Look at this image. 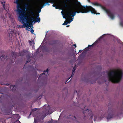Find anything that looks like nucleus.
Returning a JSON list of instances; mask_svg holds the SVG:
<instances>
[{
    "mask_svg": "<svg viewBox=\"0 0 123 123\" xmlns=\"http://www.w3.org/2000/svg\"><path fill=\"white\" fill-rule=\"evenodd\" d=\"M17 11L18 14V21L23 25H19L20 28H31V0H16Z\"/></svg>",
    "mask_w": 123,
    "mask_h": 123,
    "instance_id": "f257e3e1",
    "label": "nucleus"
},
{
    "mask_svg": "<svg viewBox=\"0 0 123 123\" xmlns=\"http://www.w3.org/2000/svg\"><path fill=\"white\" fill-rule=\"evenodd\" d=\"M123 72L121 70L118 71H112L109 72L108 73L109 80L108 81H111L114 83L119 82L122 78Z\"/></svg>",
    "mask_w": 123,
    "mask_h": 123,
    "instance_id": "f03ea898",
    "label": "nucleus"
},
{
    "mask_svg": "<svg viewBox=\"0 0 123 123\" xmlns=\"http://www.w3.org/2000/svg\"><path fill=\"white\" fill-rule=\"evenodd\" d=\"M32 6V0H31V25H33L35 23H39L40 19L39 17V13L36 12V9H34V12H33Z\"/></svg>",
    "mask_w": 123,
    "mask_h": 123,
    "instance_id": "7ed1b4c3",
    "label": "nucleus"
},
{
    "mask_svg": "<svg viewBox=\"0 0 123 123\" xmlns=\"http://www.w3.org/2000/svg\"><path fill=\"white\" fill-rule=\"evenodd\" d=\"M81 7V9L82 10H84V11L77 12V13H87L89 12H91V13L95 14H96L97 15L98 14H100L99 13H97L95 9L91 6H82Z\"/></svg>",
    "mask_w": 123,
    "mask_h": 123,
    "instance_id": "20e7f679",
    "label": "nucleus"
},
{
    "mask_svg": "<svg viewBox=\"0 0 123 123\" xmlns=\"http://www.w3.org/2000/svg\"><path fill=\"white\" fill-rule=\"evenodd\" d=\"M82 6H84L80 5V6H78L76 7L75 9L76 11V12H75L72 13V14L71 13L72 12V11H71L70 12H67L66 14V15L65 16V17H64L63 16V18H67L68 17V16L71 17L72 16V17H74V16L75 15L76 12L78 13H77V12H79L80 11H84V10H82V9H81V7Z\"/></svg>",
    "mask_w": 123,
    "mask_h": 123,
    "instance_id": "39448f33",
    "label": "nucleus"
},
{
    "mask_svg": "<svg viewBox=\"0 0 123 123\" xmlns=\"http://www.w3.org/2000/svg\"><path fill=\"white\" fill-rule=\"evenodd\" d=\"M108 112V114L107 117V120H109L113 117V112L112 110L109 108Z\"/></svg>",
    "mask_w": 123,
    "mask_h": 123,
    "instance_id": "423d86ee",
    "label": "nucleus"
},
{
    "mask_svg": "<svg viewBox=\"0 0 123 123\" xmlns=\"http://www.w3.org/2000/svg\"><path fill=\"white\" fill-rule=\"evenodd\" d=\"M29 52L26 50H23L21 52H20L19 53V55L23 56L25 55L28 54Z\"/></svg>",
    "mask_w": 123,
    "mask_h": 123,
    "instance_id": "0eeeda50",
    "label": "nucleus"
},
{
    "mask_svg": "<svg viewBox=\"0 0 123 123\" xmlns=\"http://www.w3.org/2000/svg\"><path fill=\"white\" fill-rule=\"evenodd\" d=\"M106 12L108 13L109 16L111 19H113L114 18V15L110 11L108 10H106Z\"/></svg>",
    "mask_w": 123,
    "mask_h": 123,
    "instance_id": "6e6552de",
    "label": "nucleus"
},
{
    "mask_svg": "<svg viewBox=\"0 0 123 123\" xmlns=\"http://www.w3.org/2000/svg\"><path fill=\"white\" fill-rule=\"evenodd\" d=\"M48 71L49 70L47 68L46 71H45L43 73L41 74L39 76L38 79H39V78H41V77L43 75H45L47 76Z\"/></svg>",
    "mask_w": 123,
    "mask_h": 123,
    "instance_id": "1a4fd4ad",
    "label": "nucleus"
},
{
    "mask_svg": "<svg viewBox=\"0 0 123 123\" xmlns=\"http://www.w3.org/2000/svg\"><path fill=\"white\" fill-rule=\"evenodd\" d=\"M92 4L93 5H94L99 6L100 7H101L104 10H105V7H104L101 4H99L98 3L92 2Z\"/></svg>",
    "mask_w": 123,
    "mask_h": 123,
    "instance_id": "9d476101",
    "label": "nucleus"
},
{
    "mask_svg": "<svg viewBox=\"0 0 123 123\" xmlns=\"http://www.w3.org/2000/svg\"><path fill=\"white\" fill-rule=\"evenodd\" d=\"M9 36H12L13 33H14V31L11 29L8 30H7Z\"/></svg>",
    "mask_w": 123,
    "mask_h": 123,
    "instance_id": "9b49d317",
    "label": "nucleus"
},
{
    "mask_svg": "<svg viewBox=\"0 0 123 123\" xmlns=\"http://www.w3.org/2000/svg\"><path fill=\"white\" fill-rule=\"evenodd\" d=\"M17 55V53L14 52H12V59H15Z\"/></svg>",
    "mask_w": 123,
    "mask_h": 123,
    "instance_id": "f8f14e48",
    "label": "nucleus"
},
{
    "mask_svg": "<svg viewBox=\"0 0 123 123\" xmlns=\"http://www.w3.org/2000/svg\"><path fill=\"white\" fill-rule=\"evenodd\" d=\"M57 42V41L56 40H52L50 41L49 42V44L51 45H53L55 44Z\"/></svg>",
    "mask_w": 123,
    "mask_h": 123,
    "instance_id": "ddd939ff",
    "label": "nucleus"
},
{
    "mask_svg": "<svg viewBox=\"0 0 123 123\" xmlns=\"http://www.w3.org/2000/svg\"><path fill=\"white\" fill-rule=\"evenodd\" d=\"M1 4H2L3 6L4 9L5 10H7V9L6 7V6L5 5V2L4 1H1Z\"/></svg>",
    "mask_w": 123,
    "mask_h": 123,
    "instance_id": "4468645a",
    "label": "nucleus"
},
{
    "mask_svg": "<svg viewBox=\"0 0 123 123\" xmlns=\"http://www.w3.org/2000/svg\"><path fill=\"white\" fill-rule=\"evenodd\" d=\"M96 42H97V41H96L95 43H94L92 45H88V47H87V48H86L85 49L87 51H88L89 49V47L93 46L95 44V43Z\"/></svg>",
    "mask_w": 123,
    "mask_h": 123,
    "instance_id": "2eb2a0df",
    "label": "nucleus"
},
{
    "mask_svg": "<svg viewBox=\"0 0 123 123\" xmlns=\"http://www.w3.org/2000/svg\"><path fill=\"white\" fill-rule=\"evenodd\" d=\"M43 7V6H42L41 7V8L40 9H37V11H38V12L37 11H36V9L35 8H34V9H33V11H34V12H34V9H36V12H37V13H40V12H41V8H42Z\"/></svg>",
    "mask_w": 123,
    "mask_h": 123,
    "instance_id": "dca6fc26",
    "label": "nucleus"
},
{
    "mask_svg": "<svg viewBox=\"0 0 123 123\" xmlns=\"http://www.w3.org/2000/svg\"><path fill=\"white\" fill-rule=\"evenodd\" d=\"M38 2L39 4L40 5L43 4L44 2V1L43 0H38Z\"/></svg>",
    "mask_w": 123,
    "mask_h": 123,
    "instance_id": "f3484780",
    "label": "nucleus"
},
{
    "mask_svg": "<svg viewBox=\"0 0 123 123\" xmlns=\"http://www.w3.org/2000/svg\"><path fill=\"white\" fill-rule=\"evenodd\" d=\"M34 40H32V42L31 41V45H33L32 46V48L33 49H34V48L35 46L34 45V44H35V43H34Z\"/></svg>",
    "mask_w": 123,
    "mask_h": 123,
    "instance_id": "a211bd4d",
    "label": "nucleus"
},
{
    "mask_svg": "<svg viewBox=\"0 0 123 123\" xmlns=\"http://www.w3.org/2000/svg\"><path fill=\"white\" fill-rule=\"evenodd\" d=\"M73 17H71H71H69V16H68V18H70L71 19V20H68V21H69V22L70 23V22H71L73 20V19L74 18V17H73Z\"/></svg>",
    "mask_w": 123,
    "mask_h": 123,
    "instance_id": "6ab92c4d",
    "label": "nucleus"
},
{
    "mask_svg": "<svg viewBox=\"0 0 123 123\" xmlns=\"http://www.w3.org/2000/svg\"><path fill=\"white\" fill-rule=\"evenodd\" d=\"M33 27L31 25V33L34 34L35 36L36 35L35 34H34L33 32H34V30L33 29Z\"/></svg>",
    "mask_w": 123,
    "mask_h": 123,
    "instance_id": "aec40b11",
    "label": "nucleus"
},
{
    "mask_svg": "<svg viewBox=\"0 0 123 123\" xmlns=\"http://www.w3.org/2000/svg\"><path fill=\"white\" fill-rule=\"evenodd\" d=\"M70 23L69 21H68L66 22V21H65L64 22V23L62 25H67L68 23Z\"/></svg>",
    "mask_w": 123,
    "mask_h": 123,
    "instance_id": "412c9836",
    "label": "nucleus"
},
{
    "mask_svg": "<svg viewBox=\"0 0 123 123\" xmlns=\"http://www.w3.org/2000/svg\"><path fill=\"white\" fill-rule=\"evenodd\" d=\"M64 6L65 7H67L68 6V5L67 4L66 2L64 1Z\"/></svg>",
    "mask_w": 123,
    "mask_h": 123,
    "instance_id": "4be33fe9",
    "label": "nucleus"
},
{
    "mask_svg": "<svg viewBox=\"0 0 123 123\" xmlns=\"http://www.w3.org/2000/svg\"><path fill=\"white\" fill-rule=\"evenodd\" d=\"M12 87L13 88H14V87H15V85H13L12 86V85H11L10 86V87H9V88H10V89H11V87H12Z\"/></svg>",
    "mask_w": 123,
    "mask_h": 123,
    "instance_id": "5701e85b",
    "label": "nucleus"
},
{
    "mask_svg": "<svg viewBox=\"0 0 123 123\" xmlns=\"http://www.w3.org/2000/svg\"><path fill=\"white\" fill-rule=\"evenodd\" d=\"M75 69H76L75 68H73V69L72 70L73 73L74 72Z\"/></svg>",
    "mask_w": 123,
    "mask_h": 123,
    "instance_id": "b1692460",
    "label": "nucleus"
},
{
    "mask_svg": "<svg viewBox=\"0 0 123 123\" xmlns=\"http://www.w3.org/2000/svg\"><path fill=\"white\" fill-rule=\"evenodd\" d=\"M91 113L90 114V116H91V118H92V117H93V115H92V111H91Z\"/></svg>",
    "mask_w": 123,
    "mask_h": 123,
    "instance_id": "393cba45",
    "label": "nucleus"
},
{
    "mask_svg": "<svg viewBox=\"0 0 123 123\" xmlns=\"http://www.w3.org/2000/svg\"><path fill=\"white\" fill-rule=\"evenodd\" d=\"M34 122L35 123H37V120L36 119L34 118Z\"/></svg>",
    "mask_w": 123,
    "mask_h": 123,
    "instance_id": "a878e982",
    "label": "nucleus"
},
{
    "mask_svg": "<svg viewBox=\"0 0 123 123\" xmlns=\"http://www.w3.org/2000/svg\"><path fill=\"white\" fill-rule=\"evenodd\" d=\"M52 122L51 121H49L47 123H52Z\"/></svg>",
    "mask_w": 123,
    "mask_h": 123,
    "instance_id": "bb28decb",
    "label": "nucleus"
},
{
    "mask_svg": "<svg viewBox=\"0 0 123 123\" xmlns=\"http://www.w3.org/2000/svg\"><path fill=\"white\" fill-rule=\"evenodd\" d=\"M120 24L121 25H122V26H123V23L121 22L120 23Z\"/></svg>",
    "mask_w": 123,
    "mask_h": 123,
    "instance_id": "cd10ccee",
    "label": "nucleus"
},
{
    "mask_svg": "<svg viewBox=\"0 0 123 123\" xmlns=\"http://www.w3.org/2000/svg\"><path fill=\"white\" fill-rule=\"evenodd\" d=\"M54 7H55L56 6L55 5V4H53L52 5Z\"/></svg>",
    "mask_w": 123,
    "mask_h": 123,
    "instance_id": "c85d7f7f",
    "label": "nucleus"
},
{
    "mask_svg": "<svg viewBox=\"0 0 123 123\" xmlns=\"http://www.w3.org/2000/svg\"><path fill=\"white\" fill-rule=\"evenodd\" d=\"M36 109H31V111H36Z\"/></svg>",
    "mask_w": 123,
    "mask_h": 123,
    "instance_id": "c756f323",
    "label": "nucleus"
},
{
    "mask_svg": "<svg viewBox=\"0 0 123 123\" xmlns=\"http://www.w3.org/2000/svg\"><path fill=\"white\" fill-rule=\"evenodd\" d=\"M55 7V8L56 9H58L59 8V7L58 6H56Z\"/></svg>",
    "mask_w": 123,
    "mask_h": 123,
    "instance_id": "7c9ffc66",
    "label": "nucleus"
},
{
    "mask_svg": "<svg viewBox=\"0 0 123 123\" xmlns=\"http://www.w3.org/2000/svg\"><path fill=\"white\" fill-rule=\"evenodd\" d=\"M31 60H29L28 61H26V62L25 63H27L28 62H30V61Z\"/></svg>",
    "mask_w": 123,
    "mask_h": 123,
    "instance_id": "2f4dec72",
    "label": "nucleus"
},
{
    "mask_svg": "<svg viewBox=\"0 0 123 123\" xmlns=\"http://www.w3.org/2000/svg\"><path fill=\"white\" fill-rule=\"evenodd\" d=\"M48 0V2L50 3V1L53 0Z\"/></svg>",
    "mask_w": 123,
    "mask_h": 123,
    "instance_id": "473e14b6",
    "label": "nucleus"
},
{
    "mask_svg": "<svg viewBox=\"0 0 123 123\" xmlns=\"http://www.w3.org/2000/svg\"><path fill=\"white\" fill-rule=\"evenodd\" d=\"M26 57H29V59H30V56L29 55H27L26 56Z\"/></svg>",
    "mask_w": 123,
    "mask_h": 123,
    "instance_id": "72a5a7b5",
    "label": "nucleus"
},
{
    "mask_svg": "<svg viewBox=\"0 0 123 123\" xmlns=\"http://www.w3.org/2000/svg\"><path fill=\"white\" fill-rule=\"evenodd\" d=\"M29 44H30V45H31V41H30V40H29Z\"/></svg>",
    "mask_w": 123,
    "mask_h": 123,
    "instance_id": "f704fd0d",
    "label": "nucleus"
},
{
    "mask_svg": "<svg viewBox=\"0 0 123 123\" xmlns=\"http://www.w3.org/2000/svg\"><path fill=\"white\" fill-rule=\"evenodd\" d=\"M73 45L74 46L75 48H76V44H74Z\"/></svg>",
    "mask_w": 123,
    "mask_h": 123,
    "instance_id": "c9c22d12",
    "label": "nucleus"
},
{
    "mask_svg": "<svg viewBox=\"0 0 123 123\" xmlns=\"http://www.w3.org/2000/svg\"><path fill=\"white\" fill-rule=\"evenodd\" d=\"M67 2H70V0H65Z\"/></svg>",
    "mask_w": 123,
    "mask_h": 123,
    "instance_id": "e433bc0d",
    "label": "nucleus"
},
{
    "mask_svg": "<svg viewBox=\"0 0 123 123\" xmlns=\"http://www.w3.org/2000/svg\"><path fill=\"white\" fill-rule=\"evenodd\" d=\"M82 50H79L78 53H79V52H82Z\"/></svg>",
    "mask_w": 123,
    "mask_h": 123,
    "instance_id": "4c0bfd02",
    "label": "nucleus"
},
{
    "mask_svg": "<svg viewBox=\"0 0 123 123\" xmlns=\"http://www.w3.org/2000/svg\"><path fill=\"white\" fill-rule=\"evenodd\" d=\"M42 97V96H39V97H38V98H40V99Z\"/></svg>",
    "mask_w": 123,
    "mask_h": 123,
    "instance_id": "58836bf2",
    "label": "nucleus"
},
{
    "mask_svg": "<svg viewBox=\"0 0 123 123\" xmlns=\"http://www.w3.org/2000/svg\"><path fill=\"white\" fill-rule=\"evenodd\" d=\"M36 53H38V49H37V51H36Z\"/></svg>",
    "mask_w": 123,
    "mask_h": 123,
    "instance_id": "ea45409f",
    "label": "nucleus"
},
{
    "mask_svg": "<svg viewBox=\"0 0 123 123\" xmlns=\"http://www.w3.org/2000/svg\"><path fill=\"white\" fill-rule=\"evenodd\" d=\"M2 58H1V60H2V59H3V57L4 56H3L2 55Z\"/></svg>",
    "mask_w": 123,
    "mask_h": 123,
    "instance_id": "a19ab883",
    "label": "nucleus"
},
{
    "mask_svg": "<svg viewBox=\"0 0 123 123\" xmlns=\"http://www.w3.org/2000/svg\"><path fill=\"white\" fill-rule=\"evenodd\" d=\"M29 113V116H30L31 115V112H30Z\"/></svg>",
    "mask_w": 123,
    "mask_h": 123,
    "instance_id": "79ce46f5",
    "label": "nucleus"
},
{
    "mask_svg": "<svg viewBox=\"0 0 123 123\" xmlns=\"http://www.w3.org/2000/svg\"><path fill=\"white\" fill-rule=\"evenodd\" d=\"M69 25H67L66 26V27H69Z\"/></svg>",
    "mask_w": 123,
    "mask_h": 123,
    "instance_id": "37998d69",
    "label": "nucleus"
},
{
    "mask_svg": "<svg viewBox=\"0 0 123 123\" xmlns=\"http://www.w3.org/2000/svg\"><path fill=\"white\" fill-rule=\"evenodd\" d=\"M88 1L89 2L90 1V0H88Z\"/></svg>",
    "mask_w": 123,
    "mask_h": 123,
    "instance_id": "c03bdc74",
    "label": "nucleus"
},
{
    "mask_svg": "<svg viewBox=\"0 0 123 123\" xmlns=\"http://www.w3.org/2000/svg\"><path fill=\"white\" fill-rule=\"evenodd\" d=\"M2 57V56L0 57V58H1V57Z\"/></svg>",
    "mask_w": 123,
    "mask_h": 123,
    "instance_id": "a18cd8bd",
    "label": "nucleus"
},
{
    "mask_svg": "<svg viewBox=\"0 0 123 123\" xmlns=\"http://www.w3.org/2000/svg\"><path fill=\"white\" fill-rule=\"evenodd\" d=\"M100 38H102V37H100Z\"/></svg>",
    "mask_w": 123,
    "mask_h": 123,
    "instance_id": "49530a36",
    "label": "nucleus"
},
{
    "mask_svg": "<svg viewBox=\"0 0 123 123\" xmlns=\"http://www.w3.org/2000/svg\"><path fill=\"white\" fill-rule=\"evenodd\" d=\"M67 81L66 82V83H65V84H66V83H67Z\"/></svg>",
    "mask_w": 123,
    "mask_h": 123,
    "instance_id": "de8ad7c7",
    "label": "nucleus"
},
{
    "mask_svg": "<svg viewBox=\"0 0 123 123\" xmlns=\"http://www.w3.org/2000/svg\"><path fill=\"white\" fill-rule=\"evenodd\" d=\"M74 117L75 118H76V117H75L74 116Z\"/></svg>",
    "mask_w": 123,
    "mask_h": 123,
    "instance_id": "09e8293b",
    "label": "nucleus"
},
{
    "mask_svg": "<svg viewBox=\"0 0 123 123\" xmlns=\"http://www.w3.org/2000/svg\"><path fill=\"white\" fill-rule=\"evenodd\" d=\"M105 83H106V81H105V84H106Z\"/></svg>",
    "mask_w": 123,
    "mask_h": 123,
    "instance_id": "8fccbe9b",
    "label": "nucleus"
},
{
    "mask_svg": "<svg viewBox=\"0 0 123 123\" xmlns=\"http://www.w3.org/2000/svg\"><path fill=\"white\" fill-rule=\"evenodd\" d=\"M0 94H2V93L0 92Z\"/></svg>",
    "mask_w": 123,
    "mask_h": 123,
    "instance_id": "3c124183",
    "label": "nucleus"
},
{
    "mask_svg": "<svg viewBox=\"0 0 123 123\" xmlns=\"http://www.w3.org/2000/svg\"><path fill=\"white\" fill-rule=\"evenodd\" d=\"M87 110H88V109H87L86 110V111H87Z\"/></svg>",
    "mask_w": 123,
    "mask_h": 123,
    "instance_id": "603ef678",
    "label": "nucleus"
},
{
    "mask_svg": "<svg viewBox=\"0 0 123 123\" xmlns=\"http://www.w3.org/2000/svg\"><path fill=\"white\" fill-rule=\"evenodd\" d=\"M45 107L44 106V107H43V108H44Z\"/></svg>",
    "mask_w": 123,
    "mask_h": 123,
    "instance_id": "864d4df0",
    "label": "nucleus"
},
{
    "mask_svg": "<svg viewBox=\"0 0 123 123\" xmlns=\"http://www.w3.org/2000/svg\"><path fill=\"white\" fill-rule=\"evenodd\" d=\"M48 3V2H46V3H47H47Z\"/></svg>",
    "mask_w": 123,
    "mask_h": 123,
    "instance_id": "5fc2aeb1",
    "label": "nucleus"
}]
</instances>
